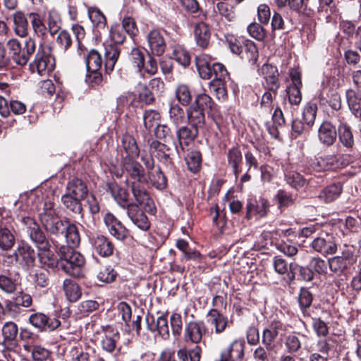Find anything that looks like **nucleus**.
Listing matches in <instances>:
<instances>
[{
  "label": "nucleus",
  "mask_w": 361,
  "mask_h": 361,
  "mask_svg": "<svg viewBox=\"0 0 361 361\" xmlns=\"http://www.w3.org/2000/svg\"><path fill=\"white\" fill-rule=\"evenodd\" d=\"M119 56L120 49L116 44H109L105 47L104 64L106 73L113 71Z\"/></svg>",
  "instance_id": "c85d7f7f"
},
{
  "label": "nucleus",
  "mask_w": 361,
  "mask_h": 361,
  "mask_svg": "<svg viewBox=\"0 0 361 361\" xmlns=\"http://www.w3.org/2000/svg\"><path fill=\"white\" fill-rule=\"evenodd\" d=\"M194 35L197 44L204 49L209 44L211 32L208 25L202 22L197 23L194 28Z\"/></svg>",
  "instance_id": "bb28decb"
},
{
  "label": "nucleus",
  "mask_w": 361,
  "mask_h": 361,
  "mask_svg": "<svg viewBox=\"0 0 361 361\" xmlns=\"http://www.w3.org/2000/svg\"><path fill=\"white\" fill-rule=\"evenodd\" d=\"M23 348L26 351L31 352L32 357L35 361H44L49 356V350L39 345L32 347L29 345H24Z\"/></svg>",
  "instance_id": "5fc2aeb1"
},
{
  "label": "nucleus",
  "mask_w": 361,
  "mask_h": 361,
  "mask_svg": "<svg viewBox=\"0 0 361 361\" xmlns=\"http://www.w3.org/2000/svg\"><path fill=\"white\" fill-rule=\"evenodd\" d=\"M340 142L343 146L351 148L354 145V138L351 128L345 122H341L338 127Z\"/></svg>",
  "instance_id": "e433bc0d"
},
{
  "label": "nucleus",
  "mask_w": 361,
  "mask_h": 361,
  "mask_svg": "<svg viewBox=\"0 0 361 361\" xmlns=\"http://www.w3.org/2000/svg\"><path fill=\"white\" fill-rule=\"evenodd\" d=\"M15 243V237L7 228H0V247L4 250L11 249Z\"/></svg>",
  "instance_id": "13d9d810"
},
{
  "label": "nucleus",
  "mask_w": 361,
  "mask_h": 361,
  "mask_svg": "<svg viewBox=\"0 0 361 361\" xmlns=\"http://www.w3.org/2000/svg\"><path fill=\"white\" fill-rule=\"evenodd\" d=\"M87 71H99L102 65V59L99 53L95 49H91L85 56Z\"/></svg>",
  "instance_id": "79ce46f5"
},
{
  "label": "nucleus",
  "mask_w": 361,
  "mask_h": 361,
  "mask_svg": "<svg viewBox=\"0 0 361 361\" xmlns=\"http://www.w3.org/2000/svg\"><path fill=\"white\" fill-rule=\"evenodd\" d=\"M29 66L32 73H37L40 75H44L49 71H51L53 65L51 63L49 48L39 47L35 55V60L30 63Z\"/></svg>",
  "instance_id": "6e6552de"
},
{
  "label": "nucleus",
  "mask_w": 361,
  "mask_h": 361,
  "mask_svg": "<svg viewBox=\"0 0 361 361\" xmlns=\"http://www.w3.org/2000/svg\"><path fill=\"white\" fill-rule=\"evenodd\" d=\"M146 39L149 49V54L160 56L164 53L166 44L159 30H152L147 33Z\"/></svg>",
  "instance_id": "dca6fc26"
},
{
  "label": "nucleus",
  "mask_w": 361,
  "mask_h": 361,
  "mask_svg": "<svg viewBox=\"0 0 361 361\" xmlns=\"http://www.w3.org/2000/svg\"><path fill=\"white\" fill-rule=\"evenodd\" d=\"M188 169L192 173L197 172L201 167L202 156L200 152L189 153L185 159Z\"/></svg>",
  "instance_id": "bf43d9fd"
},
{
  "label": "nucleus",
  "mask_w": 361,
  "mask_h": 361,
  "mask_svg": "<svg viewBox=\"0 0 361 361\" xmlns=\"http://www.w3.org/2000/svg\"><path fill=\"white\" fill-rule=\"evenodd\" d=\"M116 275L117 273L111 267H102L97 274V279L102 282L109 283L115 280Z\"/></svg>",
  "instance_id": "0e129e2a"
},
{
  "label": "nucleus",
  "mask_w": 361,
  "mask_h": 361,
  "mask_svg": "<svg viewBox=\"0 0 361 361\" xmlns=\"http://www.w3.org/2000/svg\"><path fill=\"white\" fill-rule=\"evenodd\" d=\"M60 256L59 268L66 274L74 277H80L82 275V268L85 264L84 257L78 252L62 245L58 253Z\"/></svg>",
  "instance_id": "7ed1b4c3"
},
{
  "label": "nucleus",
  "mask_w": 361,
  "mask_h": 361,
  "mask_svg": "<svg viewBox=\"0 0 361 361\" xmlns=\"http://www.w3.org/2000/svg\"><path fill=\"white\" fill-rule=\"evenodd\" d=\"M63 290L67 299L70 302H76L81 296L78 285L71 279L64 280Z\"/></svg>",
  "instance_id": "a18cd8bd"
},
{
  "label": "nucleus",
  "mask_w": 361,
  "mask_h": 361,
  "mask_svg": "<svg viewBox=\"0 0 361 361\" xmlns=\"http://www.w3.org/2000/svg\"><path fill=\"white\" fill-rule=\"evenodd\" d=\"M126 209L127 215L131 222L139 229L147 231L150 228V222L143 211L135 203H131Z\"/></svg>",
  "instance_id": "2eb2a0df"
},
{
  "label": "nucleus",
  "mask_w": 361,
  "mask_h": 361,
  "mask_svg": "<svg viewBox=\"0 0 361 361\" xmlns=\"http://www.w3.org/2000/svg\"><path fill=\"white\" fill-rule=\"evenodd\" d=\"M63 235L68 243L67 247L73 249L79 245L80 242V237L78 228L75 225L68 222Z\"/></svg>",
  "instance_id": "ea45409f"
},
{
  "label": "nucleus",
  "mask_w": 361,
  "mask_h": 361,
  "mask_svg": "<svg viewBox=\"0 0 361 361\" xmlns=\"http://www.w3.org/2000/svg\"><path fill=\"white\" fill-rule=\"evenodd\" d=\"M207 322L213 326L216 334L224 332L231 323L227 317L221 313L217 309H212L207 314Z\"/></svg>",
  "instance_id": "412c9836"
},
{
  "label": "nucleus",
  "mask_w": 361,
  "mask_h": 361,
  "mask_svg": "<svg viewBox=\"0 0 361 361\" xmlns=\"http://www.w3.org/2000/svg\"><path fill=\"white\" fill-rule=\"evenodd\" d=\"M16 262L24 269L28 270L35 265L36 253L33 248L27 244H23L15 250Z\"/></svg>",
  "instance_id": "9d476101"
},
{
  "label": "nucleus",
  "mask_w": 361,
  "mask_h": 361,
  "mask_svg": "<svg viewBox=\"0 0 361 361\" xmlns=\"http://www.w3.org/2000/svg\"><path fill=\"white\" fill-rule=\"evenodd\" d=\"M104 222L111 235L120 240H124L128 237L129 231L111 213L104 216Z\"/></svg>",
  "instance_id": "f8f14e48"
},
{
  "label": "nucleus",
  "mask_w": 361,
  "mask_h": 361,
  "mask_svg": "<svg viewBox=\"0 0 361 361\" xmlns=\"http://www.w3.org/2000/svg\"><path fill=\"white\" fill-rule=\"evenodd\" d=\"M226 157L228 165L231 167L235 178H238L240 172V165L243 161V155L239 147L235 146L229 149Z\"/></svg>",
  "instance_id": "7c9ffc66"
},
{
  "label": "nucleus",
  "mask_w": 361,
  "mask_h": 361,
  "mask_svg": "<svg viewBox=\"0 0 361 361\" xmlns=\"http://www.w3.org/2000/svg\"><path fill=\"white\" fill-rule=\"evenodd\" d=\"M149 145V153L154 155L159 161L166 165L172 164L173 150L166 145L156 140H148Z\"/></svg>",
  "instance_id": "4468645a"
},
{
  "label": "nucleus",
  "mask_w": 361,
  "mask_h": 361,
  "mask_svg": "<svg viewBox=\"0 0 361 361\" xmlns=\"http://www.w3.org/2000/svg\"><path fill=\"white\" fill-rule=\"evenodd\" d=\"M97 334L100 336L102 349L109 353H113L120 339L118 331L110 326H102Z\"/></svg>",
  "instance_id": "1a4fd4ad"
},
{
  "label": "nucleus",
  "mask_w": 361,
  "mask_h": 361,
  "mask_svg": "<svg viewBox=\"0 0 361 361\" xmlns=\"http://www.w3.org/2000/svg\"><path fill=\"white\" fill-rule=\"evenodd\" d=\"M317 106L314 103L309 102L304 107L302 118L308 127H312L314 123L317 116Z\"/></svg>",
  "instance_id": "6e6d98bb"
},
{
  "label": "nucleus",
  "mask_w": 361,
  "mask_h": 361,
  "mask_svg": "<svg viewBox=\"0 0 361 361\" xmlns=\"http://www.w3.org/2000/svg\"><path fill=\"white\" fill-rule=\"evenodd\" d=\"M249 35L258 41H263L267 35L265 29L261 23L256 22L251 23L247 27Z\"/></svg>",
  "instance_id": "680f3d73"
},
{
  "label": "nucleus",
  "mask_w": 361,
  "mask_h": 361,
  "mask_svg": "<svg viewBox=\"0 0 361 361\" xmlns=\"http://www.w3.org/2000/svg\"><path fill=\"white\" fill-rule=\"evenodd\" d=\"M357 256L352 249L347 248L340 255L328 259L330 270L338 275L346 274L355 269Z\"/></svg>",
  "instance_id": "39448f33"
},
{
  "label": "nucleus",
  "mask_w": 361,
  "mask_h": 361,
  "mask_svg": "<svg viewBox=\"0 0 361 361\" xmlns=\"http://www.w3.org/2000/svg\"><path fill=\"white\" fill-rule=\"evenodd\" d=\"M345 96L350 110L355 116L357 115L361 109V98L351 89L346 91Z\"/></svg>",
  "instance_id": "864d4df0"
},
{
  "label": "nucleus",
  "mask_w": 361,
  "mask_h": 361,
  "mask_svg": "<svg viewBox=\"0 0 361 361\" xmlns=\"http://www.w3.org/2000/svg\"><path fill=\"white\" fill-rule=\"evenodd\" d=\"M111 196L123 209H127L131 203L128 202V193L125 188L118 185L116 183L109 185Z\"/></svg>",
  "instance_id": "c756f323"
},
{
  "label": "nucleus",
  "mask_w": 361,
  "mask_h": 361,
  "mask_svg": "<svg viewBox=\"0 0 361 361\" xmlns=\"http://www.w3.org/2000/svg\"><path fill=\"white\" fill-rule=\"evenodd\" d=\"M188 123L191 126L198 129L204 124V114L202 109L198 107L190 106L187 111Z\"/></svg>",
  "instance_id": "4c0bfd02"
},
{
  "label": "nucleus",
  "mask_w": 361,
  "mask_h": 361,
  "mask_svg": "<svg viewBox=\"0 0 361 361\" xmlns=\"http://www.w3.org/2000/svg\"><path fill=\"white\" fill-rule=\"evenodd\" d=\"M176 98L182 105L187 106L192 101V94L189 87L185 84H179L175 90Z\"/></svg>",
  "instance_id": "603ef678"
},
{
  "label": "nucleus",
  "mask_w": 361,
  "mask_h": 361,
  "mask_svg": "<svg viewBox=\"0 0 361 361\" xmlns=\"http://www.w3.org/2000/svg\"><path fill=\"white\" fill-rule=\"evenodd\" d=\"M336 163L337 159L334 155H326L317 158L313 164V168L318 171H327L332 169Z\"/></svg>",
  "instance_id": "de8ad7c7"
},
{
  "label": "nucleus",
  "mask_w": 361,
  "mask_h": 361,
  "mask_svg": "<svg viewBox=\"0 0 361 361\" xmlns=\"http://www.w3.org/2000/svg\"><path fill=\"white\" fill-rule=\"evenodd\" d=\"M337 130L329 121H324L318 130V138L326 146H331L336 140Z\"/></svg>",
  "instance_id": "5701e85b"
},
{
  "label": "nucleus",
  "mask_w": 361,
  "mask_h": 361,
  "mask_svg": "<svg viewBox=\"0 0 361 361\" xmlns=\"http://www.w3.org/2000/svg\"><path fill=\"white\" fill-rule=\"evenodd\" d=\"M195 104L197 107L202 109L203 111H207V114L211 116H215L218 112L217 106L207 94H198L195 98Z\"/></svg>",
  "instance_id": "f704fd0d"
},
{
  "label": "nucleus",
  "mask_w": 361,
  "mask_h": 361,
  "mask_svg": "<svg viewBox=\"0 0 361 361\" xmlns=\"http://www.w3.org/2000/svg\"><path fill=\"white\" fill-rule=\"evenodd\" d=\"M30 324L40 331H54L61 325L60 320L54 317H49L43 313H35L30 316Z\"/></svg>",
  "instance_id": "9b49d317"
},
{
  "label": "nucleus",
  "mask_w": 361,
  "mask_h": 361,
  "mask_svg": "<svg viewBox=\"0 0 361 361\" xmlns=\"http://www.w3.org/2000/svg\"><path fill=\"white\" fill-rule=\"evenodd\" d=\"M283 325L279 321H274L262 333V343L268 350L274 347V342L279 336L280 331L283 330Z\"/></svg>",
  "instance_id": "aec40b11"
},
{
  "label": "nucleus",
  "mask_w": 361,
  "mask_h": 361,
  "mask_svg": "<svg viewBox=\"0 0 361 361\" xmlns=\"http://www.w3.org/2000/svg\"><path fill=\"white\" fill-rule=\"evenodd\" d=\"M171 58L183 67L188 66L191 61L189 52L183 46L179 44L173 47Z\"/></svg>",
  "instance_id": "37998d69"
},
{
  "label": "nucleus",
  "mask_w": 361,
  "mask_h": 361,
  "mask_svg": "<svg viewBox=\"0 0 361 361\" xmlns=\"http://www.w3.org/2000/svg\"><path fill=\"white\" fill-rule=\"evenodd\" d=\"M18 332V326L13 322H7L2 326L3 345L7 348L14 344Z\"/></svg>",
  "instance_id": "2f4dec72"
},
{
  "label": "nucleus",
  "mask_w": 361,
  "mask_h": 361,
  "mask_svg": "<svg viewBox=\"0 0 361 361\" xmlns=\"http://www.w3.org/2000/svg\"><path fill=\"white\" fill-rule=\"evenodd\" d=\"M198 129L191 126H182L176 130V137L178 141L179 148L184 151L185 147L197 136Z\"/></svg>",
  "instance_id": "393cba45"
},
{
  "label": "nucleus",
  "mask_w": 361,
  "mask_h": 361,
  "mask_svg": "<svg viewBox=\"0 0 361 361\" xmlns=\"http://www.w3.org/2000/svg\"><path fill=\"white\" fill-rule=\"evenodd\" d=\"M146 322L148 329L152 332H157L162 338L166 340L169 338V326L166 316L161 315L155 320L153 316H147Z\"/></svg>",
  "instance_id": "6ab92c4d"
},
{
  "label": "nucleus",
  "mask_w": 361,
  "mask_h": 361,
  "mask_svg": "<svg viewBox=\"0 0 361 361\" xmlns=\"http://www.w3.org/2000/svg\"><path fill=\"white\" fill-rule=\"evenodd\" d=\"M310 338L307 335L300 333H292L286 338L285 346L289 353H298L302 345L306 350L310 351Z\"/></svg>",
  "instance_id": "a211bd4d"
},
{
  "label": "nucleus",
  "mask_w": 361,
  "mask_h": 361,
  "mask_svg": "<svg viewBox=\"0 0 361 361\" xmlns=\"http://www.w3.org/2000/svg\"><path fill=\"white\" fill-rule=\"evenodd\" d=\"M342 191L343 185L341 183H334L324 188L317 197L324 203H330L338 199Z\"/></svg>",
  "instance_id": "a878e982"
},
{
  "label": "nucleus",
  "mask_w": 361,
  "mask_h": 361,
  "mask_svg": "<svg viewBox=\"0 0 361 361\" xmlns=\"http://www.w3.org/2000/svg\"><path fill=\"white\" fill-rule=\"evenodd\" d=\"M129 59L133 65L141 73L145 65V55L139 48H133L129 55Z\"/></svg>",
  "instance_id": "052dcab7"
},
{
  "label": "nucleus",
  "mask_w": 361,
  "mask_h": 361,
  "mask_svg": "<svg viewBox=\"0 0 361 361\" xmlns=\"http://www.w3.org/2000/svg\"><path fill=\"white\" fill-rule=\"evenodd\" d=\"M54 207V202H45L43 212L39 214V221L48 233L54 235H63L69 221L61 219Z\"/></svg>",
  "instance_id": "20e7f679"
},
{
  "label": "nucleus",
  "mask_w": 361,
  "mask_h": 361,
  "mask_svg": "<svg viewBox=\"0 0 361 361\" xmlns=\"http://www.w3.org/2000/svg\"><path fill=\"white\" fill-rule=\"evenodd\" d=\"M195 64L202 78L212 79L209 83L210 91L214 92L217 99L224 100L227 97L225 81L229 74L225 66L220 63L211 64V59L205 54L195 57Z\"/></svg>",
  "instance_id": "f257e3e1"
},
{
  "label": "nucleus",
  "mask_w": 361,
  "mask_h": 361,
  "mask_svg": "<svg viewBox=\"0 0 361 361\" xmlns=\"http://www.w3.org/2000/svg\"><path fill=\"white\" fill-rule=\"evenodd\" d=\"M29 17L34 32L40 37H44L47 35V25L37 13H30Z\"/></svg>",
  "instance_id": "3c124183"
},
{
  "label": "nucleus",
  "mask_w": 361,
  "mask_h": 361,
  "mask_svg": "<svg viewBox=\"0 0 361 361\" xmlns=\"http://www.w3.org/2000/svg\"><path fill=\"white\" fill-rule=\"evenodd\" d=\"M68 356L71 361H90L89 353L85 352L80 345L73 346L69 353Z\"/></svg>",
  "instance_id": "338daca9"
},
{
  "label": "nucleus",
  "mask_w": 361,
  "mask_h": 361,
  "mask_svg": "<svg viewBox=\"0 0 361 361\" xmlns=\"http://www.w3.org/2000/svg\"><path fill=\"white\" fill-rule=\"evenodd\" d=\"M61 17L59 13L54 11L51 10L48 12L46 19L47 30L51 35L56 34L61 28Z\"/></svg>",
  "instance_id": "c03bdc74"
},
{
  "label": "nucleus",
  "mask_w": 361,
  "mask_h": 361,
  "mask_svg": "<svg viewBox=\"0 0 361 361\" xmlns=\"http://www.w3.org/2000/svg\"><path fill=\"white\" fill-rule=\"evenodd\" d=\"M88 189L86 183L79 178H73L68 182L66 191L61 197V201L66 208L75 214H81L82 206L81 201L87 197Z\"/></svg>",
  "instance_id": "f03ea898"
},
{
  "label": "nucleus",
  "mask_w": 361,
  "mask_h": 361,
  "mask_svg": "<svg viewBox=\"0 0 361 361\" xmlns=\"http://www.w3.org/2000/svg\"><path fill=\"white\" fill-rule=\"evenodd\" d=\"M147 175L151 183L156 188L159 190L166 188L167 185V178L159 166H157V169H154L152 171H149Z\"/></svg>",
  "instance_id": "a19ab883"
},
{
  "label": "nucleus",
  "mask_w": 361,
  "mask_h": 361,
  "mask_svg": "<svg viewBox=\"0 0 361 361\" xmlns=\"http://www.w3.org/2000/svg\"><path fill=\"white\" fill-rule=\"evenodd\" d=\"M35 49L36 44L35 40L31 37L26 39L20 56L15 59L16 63L20 66L25 65L28 62L30 56L35 51Z\"/></svg>",
  "instance_id": "58836bf2"
},
{
  "label": "nucleus",
  "mask_w": 361,
  "mask_h": 361,
  "mask_svg": "<svg viewBox=\"0 0 361 361\" xmlns=\"http://www.w3.org/2000/svg\"><path fill=\"white\" fill-rule=\"evenodd\" d=\"M141 182L133 181L131 183L130 188L133 197L135 201L137 202V205H146L151 207V204L153 203L149 195L140 184Z\"/></svg>",
  "instance_id": "cd10ccee"
},
{
  "label": "nucleus",
  "mask_w": 361,
  "mask_h": 361,
  "mask_svg": "<svg viewBox=\"0 0 361 361\" xmlns=\"http://www.w3.org/2000/svg\"><path fill=\"white\" fill-rule=\"evenodd\" d=\"M245 343L242 339H235L223 350L221 357L223 361H240L245 355Z\"/></svg>",
  "instance_id": "f3484780"
},
{
  "label": "nucleus",
  "mask_w": 361,
  "mask_h": 361,
  "mask_svg": "<svg viewBox=\"0 0 361 361\" xmlns=\"http://www.w3.org/2000/svg\"><path fill=\"white\" fill-rule=\"evenodd\" d=\"M93 246L102 257H109L113 254L114 245L104 235H98L94 239Z\"/></svg>",
  "instance_id": "72a5a7b5"
},
{
  "label": "nucleus",
  "mask_w": 361,
  "mask_h": 361,
  "mask_svg": "<svg viewBox=\"0 0 361 361\" xmlns=\"http://www.w3.org/2000/svg\"><path fill=\"white\" fill-rule=\"evenodd\" d=\"M202 350L200 347L195 346L190 350H188L186 348H180L177 351V357L179 361H200L201 357Z\"/></svg>",
  "instance_id": "49530a36"
},
{
  "label": "nucleus",
  "mask_w": 361,
  "mask_h": 361,
  "mask_svg": "<svg viewBox=\"0 0 361 361\" xmlns=\"http://www.w3.org/2000/svg\"><path fill=\"white\" fill-rule=\"evenodd\" d=\"M310 247L314 252L326 256L336 252L337 243L332 235L322 233L313 239L310 244Z\"/></svg>",
  "instance_id": "0eeeda50"
},
{
  "label": "nucleus",
  "mask_w": 361,
  "mask_h": 361,
  "mask_svg": "<svg viewBox=\"0 0 361 361\" xmlns=\"http://www.w3.org/2000/svg\"><path fill=\"white\" fill-rule=\"evenodd\" d=\"M122 147L126 152L125 157L137 158L140 154V149L135 138L128 134L123 135L121 139Z\"/></svg>",
  "instance_id": "c9c22d12"
},
{
  "label": "nucleus",
  "mask_w": 361,
  "mask_h": 361,
  "mask_svg": "<svg viewBox=\"0 0 361 361\" xmlns=\"http://www.w3.org/2000/svg\"><path fill=\"white\" fill-rule=\"evenodd\" d=\"M214 12H217L222 17H224L228 21H233L236 18L235 8L224 1L218 2L214 8Z\"/></svg>",
  "instance_id": "09e8293b"
},
{
  "label": "nucleus",
  "mask_w": 361,
  "mask_h": 361,
  "mask_svg": "<svg viewBox=\"0 0 361 361\" xmlns=\"http://www.w3.org/2000/svg\"><path fill=\"white\" fill-rule=\"evenodd\" d=\"M160 114L155 110H146L142 116L143 125L146 130L151 131L158 126Z\"/></svg>",
  "instance_id": "8fccbe9b"
},
{
  "label": "nucleus",
  "mask_w": 361,
  "mask_h": 361,
  "mask_svg": "<svg viewBox=\"0 0 361 361\" xmlns=\"http://www.w3.org/2000/svg\"><path fill=\"white\" fill-rule=\"evenodd\" d=\"M286 180L291 187L298 190L306 185V180L296 171H290L286 175Z\"/></svg>",
  "instance_id": "e2e57ef3"
},
{
  "label": "nucleus",
  "mask_w": 361,
  "mask_h": 361,
  "mask_svg": "<svg viewBox=\"0 0 361 361\" xmlns=\"http://www.w3.org/2000/svg\"><path fill=\"white\" fill-rule=\"evenodd\" d=\"M313 296L312 293L306 288H301L298 296V302L302 310L309 308L312 302Z\"/></svg>",
  "instance_id": "774afa93"
},
{
  "label": "nucleus",
  "mask_w": 361,
  "mask_h": 361,
  "mask_svg": "<svg viewBox=\"0 0 361 361\" xmlns=\"http://www.w3.org/2000/svg\"><path fill=\"white\" fill-rule=\"evenodd\" d=\"M13 17L15 33L20 37H26L28 34L29 23L25 13L20 11H16Z\"/></svg>",
  "instance_id": "473e14b6"
},
{
  "label": "nucleus",
  "mask_w": 361,
  "mask_h": 361,
  "mask_svg": "<svg viewBox=\"0 0 361 361\" xmlns=\"http://www.w3.org/2000/svg\"><path fill=\"white\" fill-rule=\"evenodd\" d=\"M22 224L23 231L39 250H47L51 247L45 234L33 218L30 216L23 217Z\"/></svg>",
  "instance_id": "423d86ee"
},
{
  "label": "nucleus",
  "mask_w": 361,
  "mask_h": 361,
  "mask_svg": "<svg viewBox=\"0 0 361 361\" xmlns=\"http://www.w3.org/2000/svg\"><path fill=\"white\" fill-rule=\"evenodd\" d=\"M50 247L47 250H39V257L41 263L49 267H56L59 268L60 258L58 259L50 250Z\"/></svg>",
  "instance_id": "4d7b16f0"
},
{
  "label": "nucleus",
  "mask_w": 361,
  "mask_h": 361,
  "mask_svg": "<svg viewBox=\"0 0 361 361\" xmlns=\"http://www.w3.org/2000/svg\"><path fill=\"white\" fill-rule=\"evenodd\" d=\"M261 71L266 80L268 89L271 92H276L279 88L277 68L270 64H264L262 66Z\"/></svg>",
  "instance_id": "b1692460"
},
{
  "label": "nucleus",
  "mask_w": 361,
  "mask_h": 361,
  "mask_svg": "<svg viewBox=\"0 0 361 361\" xmlns=\"http://www.w3.org/2000/svg\"><path fill=\"white\" fill-rule=\"evenodd\" d=\"M243 49L247 59L252 63L256 62L258 59L259 54L255 43L250 39H247L244 42Z\"/></svg>",
  "instance_id": "69168bd1"
},
{
  "label": "nucleus",
  "mask_w": 361,
  "mask_h": 361,
  "mask_svg": "<svg viewBox=\"0 0 361 361\" xmlns=\"http://www.w3.org/2000/svg\"><path fill=\"white\" fill-rule=\"evenodd\" d=\"M204 331V326L202 322H190L185 328L184 341L198 343L201 341Z\"/></svg>",
  "instance_id": "4be33fe9"
},
{
  "label": "nucleus",
  "mask_w": 361,
  "mask_h": 361,
  "mask_svg": "<svg viewBox=\"0 0 361 361\" xmlns=\"http://www.w3.org/2000/svg\"><path fill=\"white\" fill-rule=\"evenodd\" d=\"M122 166L123 172L135 181L142 182L145 180V169L135 158L123 157Z\"/></svg>",
  "instance_id": "ddd939ff"
}]
</instances>
